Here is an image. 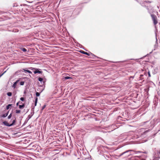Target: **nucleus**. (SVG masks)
<instances>
[{
    "label": "nucleus",
    "mask_w": 160,
    "mask_h": 160,
    "mask_svg": "<svg viewBox=\"0 0 160 160\" xmlns=\"http://www.w3.org/2000/svg\"><path fill=\"white\" fill-rule=\"evenodd\" d=\"M25 82L24 81H21L20 82V84L21 85H23L24 84Z\"/></svg>",
    "instance_id": "nucleus-25"
},
{
    "label": "nucleus",
    "mask_w": 160,
    "mask_h": 160,
    "mask_svg": "<svg viewBox=\"0 0 160 160\" xmlns=\"http://www.w3.org/2000/svg\"><path fill=\"white\" fill-rule=\"evenodd\" d=\"M21 101H23L24 100V98L23 97H21L20 98Z\"/></svg>",
    "instance_id": "nucleus-29"
},
{
    "label": "nucleus",
    "mask_w": 160,
    "mask_h": 160,
    "mask_svg": "<svg viewBox=\"0 0 160 160\" xmlns=\"http://www.w3.org/2000/svg\"><path fill=\"white\" fill-rule=\"evenodd\" d=\"M8 112H9V111H8L7 112L3 114L2 115V117H3V118H5V117H6L8 116Z\"/></svg>",
    "instance_id": "nucleus-19"
},
{
    "label": "nucleus",
    "mask_w": 160,
    "mask_h": 160,
    "mask_svg": "<svg viewBox=\"0 0 160 160\" xmlns=\"http://www.w3.org/2000/svg\"><path fill=\"white\" fill-rule=\"evenodd\" d=\"M18 133H15L14 134L16 135V134H17Z\"/></svg>",
    "instance_id": "nucleus-38"
},
{
    "label": "nucleus",
    "mask_w": 160,
    "mask_h": 160,
    "mask_svg": "<svg viewBox=\"0 0 160 160\" xmlns=\"http://www.w3.org/2000/svg\"><path fill=\"white\" fill-rule=\"evenodd\" d=\"M132 77V78H133V77Z\"/></svg>",
    "instance_id": "nucleus-43"
},
{
    "label": "nucleus",
    "mask_w": 160,
    "mask_h": 160,
    "mask_svg": "<svg viewBox=\"0 0 160 160\" xmlns=\"http://www.w3.org/2000/svg\"><path fill=\"white\" fill-rule=\"evenodd\" d=\"M19 103H18V102L16 103V105H17V106H18V105H19Z\"/></svg>",
    "instance_id": "nucleus-37"
},
{
    "label": "nucleus",
    "mask_w": 160,
    "mask_h": 160,
    "mask_svg": "<svg viewBox=\"0 0 160 160\" xmlns=\"http://www.w3.org/2000/svg\"><path fill=\"white\" fill-rule=\"evenodd\" d=\"M12 107V104H8L6 106V109L7 110L9 109L10 107Z\"/></svg>",
    "instance_id": "nucleus-15"
},
{
    "label": "nucleus",
    "mask_w": 160,
    "mask_h": 160,
    "mask_svg": "<svg viewBox=\"0 0 160 160\" xmlns=\"http://www.w3.org/2000/svg\"><path fill=\"white\" fill-rule=\"evenodd\" d=\"M38 80L39 81H40V82H41V83H42V82L43 83H44L45 82L43 81V79L42 78H41V77H39L38 78Z\"/></svg>",
    "instance_id": "nucleus-18"
},
{
    "label": "nucleus",
    "mask_w": 160,
    "mask_h": 160,
    "mask_svg": "<svg viewBox=\"0 0 160 160\" xmlns=\"http://www.w3.org/2000/svg\"><path fill=\"white\" fill-rule=\"evenodd\" d=\"M38 98L36 97L35 98V101H34V105H35V106H36V105H37V102H38Z\"/></svg>",
    "instance_id": "nucleus-20"
},
{
    "label": "nucleus",
    "mask_w": 160,
    "mask_h": 160,
    "mask_svg": "<svg viewBox=\"0 0 160 160\" xmlns=\"http://www.w3.org/2000/svg\"><path fill=\"white\" fill-rule=\"evenodd\" d=\"M17 6H18V4L17 3H14V4H13V7H17Z\"/></svg>",
    "instance_id": "nucleus-32"
},
{
    "label": "nucleus",
    "mask_w": 160,
    "mask_h": 160,
    "mask_svg": "<svg viewBox=\"0 0 160 160\" xmlns=\"http://www.w3.org/2000/svg\"><path fill=\"white\" fill-rule=\"evenodd\" d=\"M70 78H72L68 76H66L64 77V79L65 80L68 79Z\"/></svg>",
    "instance_id": "nucleus-24"
},
{
    "label": "nucleus",
    "mask_w": 160,
    "mask_h": 160,
    "mask_svg": "<svg viewBox=\"0 0 160 160\" xmlns=\"http://www.w3.org/2000/svg\"><path fill=\"white\" fill-rule=\"evenodd\" d=\"M145 71H147V72H146V74H147V73H148V77H151V75H150V72H149V71L148 70L147 71V70H146Z\"/></svg>",
    "instance_id": "nucleus-21"
},
{
    "label": "nucleus",
    "mask_w": 160,
    "mask_h": 160,
    "mask_svg": "<svg viewBox=\"0 0 160 160\" xmlns=\"http://www.w3.org/2000/svg\"><path fill=\"white\" fill-rule=\"evenodd\" d=\"M156 134H154L153 135V137H154L155 135Z\"/></svg>",
    "instance_id": "nucleus-39"
},
{
    "label": "nucleus",
    "mask_w": 160,
    "mask_h": 160,
    "mask_svg": "<svg viewBox=\"0 0 160 160\" xmlns=\"http://www.w3.org/2000/svg\"><path fill=\"white\" fill-rule=\"evenodd\" d=\"M23 72V71L22 70H20L17 71L15 73V75H18L20 74L19 73H21V72Z\"/></svg>",
    "instance_id": "nucleus-13"
},
{
    "label": "nucleus",
    "mask_w": 160,
    "mask_h": 160,
    "mask_svg": "<svg viewBox=\"0 0 160 160\" xmlns=\"http://www.w3.org/2000/svg\"><path fill=\"white\" fill-rule=\"evenodd\" d=\"M159 121V120L154 119L151 121H148L145 122V125L147 128H149L148 130H146L144 132L146 133L148 131H150L153 128L154 125L157 124V122Z\"/></svg>",
    "instance_id": "nucleus-1"
},
{
    "label": "nucleus",
    "mask_w": 160,
    "mask_h": 160,
    "mask_svg": "<svg viewBox=\"0 0 160 160\" xmlns=\"http://www.w3.org/2000/svg\"><path fill=\"white\" fill-rule=\"evenodd\" d=\"M151 16L152 17V20L153 21L154 24L155 25L158 23V22L157 20V17L155 15L153 14H152L151 15Z\"/></svg>",
    "instance_id": "nucleus-7"
},
{
    "label": "nucleus",
    "mask_w": 160,
    "mask_h": 160,
    "mask_svg": "<svg viewBox=\"0 0 160 160\" xmlns=\"http://www.w3.org/2000/svg\"><path fill=\"white\" fill-rule=\"evenodd\" d=\"M84 49L85 50V51H87V50L86 49Z\"/></svg>",
    "instance_id": "nucleus-41"
},
{
    "label": "nucleus",
    "mask_w": 160,
    "mask_h": 160,
    "mask_svg": "<svg viewBox=\"0 0 160 160\" xmlns=\"http://www.w3.org/2000/svg\"><path fill=\"white\" fill-rule=\"evenodd\" d=\"M6 72V71H5L2 74L0 75V78Z\"/></svg>",
    "instance_id": "nucleus-34"
},
{
    "label": "nucleus",
    "mask_w": 160,
    "mask_h": 160,
    "mask_svg": "<svg viewBox=\"0 0 160 160\" xmlns=\"http://www.w3.org/2000/svg\"><path fill=\"white\" fill-rule=\"evenodd\" d=\"M46 107V105H44L42 108V110L43 109H44Z\"/></svg>",
    "instance_id": "nucleus-31"
},
{
    "label": "nucleus",
    "mask_w": 160,
    "mask_h": 160,
    "mask_svg": "<svg viewBox=\"0 0 160 160\" xmlns=\"http://www.w3.org/2000/svg\"><path fill=\"white\" fill-rule=\"evenodd\" d=\"M142 72H143V73L142 74H141L140 76V80H142L144 79H145L147 78V75L146 74L147 71H142Z\"/></svg>",
    "instance_id": "nucleus-5"
},
{
    "label": "nucleus",
    "mask_w": 160,
    "mask_h": 160,
    "mask_svg": "<svg viewBox=\"0 0 160 160\" xmlns=\"http://www.w3.org/2000/svg\"><path fill=\"white\" fill-rule=\"evenodd\" d=\"M23 71H24V72L25 73L28 72L29 73L32 74V72L31 71H30L28 70H26L25 69H23Z\"/></svg>",
    "instance_id": "nucleus-17"
},
{
    "label": "nucleus",
    "mask_w": 160,
    "mask_h": 160,
    "mask_svg": "<svg viewBox=\"0 0 160 160\" xmlns=\"http://www.w3.org/2000/svg\"><path fill=\"white\" fill-rule=\"evenodd\" d=\"M18 102L19 103H19H20V104H22V102H21V101H19Z\"/></svg>",
    "instance_id": "nucleus-36"
},
{
    "label": "nucleus",
    "mask_w": 160,
    "mask_h": 160,
    "mask_svg": "<svg viewBox=\"0 0 160 160\" xmlns=\"http://www.w3.org/2000/svg\"><path fill=\"white\" fill-rule=\"evenodd\" d=\"M34 107H33V108H32V111H33V112H34Z\"/></svg>",
    "instance_id": "nucleus-35"
},
{
    "label": "nucleus",
    "mask_w": 160,
    "mask_h": 160,
    "mask_svg": "<svg viewBox=\"0 0 160 160\" xmlns=\"http://www.w3.org/2000/svg\"><path fill=\"white\" fill-rule=\"evenodd\" d=\"M21 111L19 110H16V113H19Z\"/></svg>",
    "instance_id": "nucleus-28"
},
{
    "label": "nucleus",
    "mask_w": 160,
    "mask_h": 160,
    "mask_svg": "<svg viewBox=\"0 0 160 160\" xmlns=\"http://www.w3.org/2000/svg\"><path fill=\"white\" fill-rule=\"evenodd\" d=\"M29 69L32 70L33 69H35V68L32 67H30L29 68Z\"/></svg>",
    "instance_id": "nucleus-33"
},
{
    "label": "nucleus",
    "mask_w": 160,
    "mask_h": 160,
    "mask_svg": "<svg viewBox=\"0 0 160 160\" xmlns=\"http://www.w3.org/2000/svg\"><path fill=\"white\" fill-rule=\"evenodd\" d=\"M104 147L100 145L97 148V149L98 150V151H102V148H103Z\"/></svg>",
    "instance_id": "nucleus-14"
},
{
    "label": "nucleus",
    "mask_w": 160,
    "mask_h": 160,
    "mask_svg": "<svg viewBox=\"0 0 160 160\" xmlns=\"http://www.w3.org/2000/svg\"><path fill=\"white\" fill-rule=\"evenodd\" d=\"M158 41H156L155 42V44L154 45V50H155L158 47Z\"/></svg>",
    "instance_id": "nucleus-16"
},
{
    "label": "nucleus",
    "mask_w": 160,
    "mask_h": 160,
    "mask_svg": "<svg viewBox=\"0 0 160 160\" xmlns=\"http://www.w3.org/2000/svg\"><path fill=\"white\" fill-rule=\"evenodd\" d=\"M115 62V63H117V62Z\"/></svg>",
    "instance_id": "nucleus-45"
},
{
    "label": "nucleus",
    "mask_w": 160,
    "mask_h": 160,
    "mask_svg": "<svg viewBox=\"0 0 160 160\" xmlns=\"http://www.w3.org/2000/svg\"><path fill=\"white\" fill-rule=\"evenodd\" d=\"M16 122V118H15L14 119L12 120V122L11 123L9 124L6 121H3L2 123L5 126L10 127L14 125Z\"/></svg>",
    "instance_id": "nucleus-4"
},
{
    "label": "nucleus",
    "mask_w": 160,
    "mask_h": 160,
    "mask_svg": "<svg viewBox=\"0 0 160 160\" xmlns=\"http://www.w3.org/2000/svg\"><path fill=\"white\" fill-rule=\"evenodd\" d=\"M139 138V137H136V138Z\"/></svg>",
    "instance_id": "nucleus-42"
},
{
    "label": "nucleus",
    "mask_w": 160,
    "mask_h": 160,
    "mask_svg": "<svg viewBox=\"0 0 160 160\" xmlns=\"http://www.w3.org/2000/svg\"><path fill=\"white\" fill-rule=\"evenodd\" d=\"M40 93L39 92H37L36 93V96H37V97L39 96H40Z\"/></svg>",
    "instance_id": "nucleus-27"
},
{
    "label": "nucleus",
    "mask_w": 160,
    "mask_h": 160,
    "mask_svg": "<svg viewBox=\"0 0 160 160\" xmlns=\"http://www.w3.org/2000/svg\"><path fill=\"white\" fill-rule=\"evenodd\" d=\"M25 104L24 103H22V105H19V109H22L24 108L25 106Z\"/></svg>",
    "instance_id": "nucleus-12"
},
{
    "label": "nucleus",
    "mask_w": 160,
    "mask_h": 160,
    "mask_svg": "<svg viewBox=\"0 0 160 160\" xmlns=\"http://www.w3.org/2000/svg\"><path fill=\"white\" fill-rule=\"evenodd\" d=\"M34 113V112H31V113L30 114H29L28 116V117L25 120V121L24 123H23V125H22V126H23L24 125H25V124H26L27 123V122H28V121L29 120V119H30L31 118V117H32V116L33 115Z\"/></svg>",
    "instance_id": "nucleus-6"
},
{
    "label": "nucleus",
    "mask_w": 160,
    "mask_h": 160,
    "mask_svg": "<svg viewBox=\"0 0 160 160\" xmlns=\"http://www.w3.org/2000/svg\"><path fill=\"white\" fill-rule=\"evenodd\" d=\"M104 156L107 160H110L111 158L108 155H104Z\"/></svg>",
    "instance_id": "nucleus-11"
},
{
    "label": "nucleus",
    "mask_w": 160,
    "mask_h": 160,
    "mask_svg": "<svg viewBox=\"0 0 160 160\" xmlns=\"http://www.w3.org/2000/svg\"><path fill=\"white\" fill-rule=\"evenodd\" d=\"M75 41V43H77V44H78V45H77V46L80 47V45H81L80 44H79V43H78V42H76V41Z\"/></svg>",
    "instance_id": "nucleus-30"
},
{
    "label": "nucleus",
    "mask_w": 160,
    "mask_h": 160,
    "mask_svg": "<svg viewBox=\"0 0 160 160\" xmlns=\"http://www.w3.org/2000/svg\"><path fill=\"white\" fill-rule=\"evenodd\" d=\"M131 152H134L135 151L133 150H128L121 153L119 156L121 157L122 155H125V157H127L131 155Z\"/></svg>",
    "instance_id": "nucleus-3"
},
{
    "label": "nucleus",
    "mask_w": 160,
    "mask_h": 160,
    "mask_svg": "<svg viewBox=\"0 0 160 160\" xmlns=\"http://www.w3.org/2000/svg\"><path fill=\"white\" fill-rule=\"evenodd\" d=\"M154 154L153 156L154 159L155 160H158L160 158V150L158 148H155L154 150Z\"/></svg>",
    "instance_id": "nucleus-2"
},
{
    "label": "nucleus",
    "mask_w": 160,
    "mask_h": 160,
    "mask_svg": "<svg viewBox=\"0 0 160 160\" xmlns=\"http://www.w3.org/2000/svg\"><path fill=\"white\" fill-rule=\"evenodd\" d=\"M7 95L8 96L10 97L12 95V93L11 92H8L7 93Z\"/></svg>",
    "instance_id": "nucleus-22"
},
{
    "label": "nucleus",
    "mask_w": 160,
    "mask_h": 160,
    "mask_svg": "<svg viewBox=\"0 0 160 160\" xmlns=\"http://www.w3.org/2000/svg\"><path fill=\"white\" fill-rule=\"evenodd\" d=\"M19 81H20L19 79L17 80L16 82H15L12 85V87L13 88H16V85H17V83L19 82Z\"/></svg>",
    "instance_id": "nucleus-10"
},
{
    "label": "nucleus",
    "mask_w": 160,
    "mask_h": 160,
    "mask_svg": "<svg viewBox=\"0 0 160 160\" xmlns=\"http://www.w3.org/2000/svg\"><path fill=\"white\" fill-rule=\"evenodd\" d=\"M32 44H30V46H32Z\"/></svg>",
    "instance_id": "nucleus-40"
},
{
    "label": "nucleus",
    "mask_w": 160,
    "mask_h": 160,
    "mask_svg": "<svg viewBox=\"0 0 160 160\" xmlns=\"http://www.w3.org/2000/svg\"><path fill=\"white\" fill-rule=\"evenodd\" d=\"M12 116V113H11L8 116V119H10L11 118V117Z\"/></svg>",
    "instance_id": "nucleus-26"
},
{
    "label": "nucleus",
    "mask_w": 160,
    "mask_h": 160,
    "mask_svg": "<svg viewBox=\"0 0 160 160\" xmlns=\"http://www.w3.org/2000/svg\"><path fill=\"white\" fill-rule=\"evenodd\" d=\"M79 52L82 54L87 55L88 56H90V54L94 55L91 52L90 53H88V52H85L83 50H81Z\"/></svg>",
    "instance_id": "nucleus-8"
},
{
    "label": "nucleus",
    "mask_w": 160,
    "mask_h": 160,
    "mask_svg": "<svg viewBox=\"0 0 160 160\" xmlns=\"http://www.w3.org/2000/svg\"><path fill=\"white\" fill-rule=\"evenodd\" d=\"M138 152H140V151H138Z\"/></svg>",
    "instance_id": "nucleus-44"
},
{
    "label": "nucleus",
    "mask_w": 160,
    "mask_h": 160,
    "mask_svg": "<svg viewBox=\"0 0 160 160\" xmlns=\"http://www.w3.org/2000/svg\"><path fill=\"white\" fill-rule=\"evenodd\" d=\"M35 70L34 71V74H36L37 73H38L39 74H41L42 73V71L39 69H38V68H35Z\"/></svg>",
    "instance_id": "nucleus-9"
},
{
    "label": "nucleus",
    "mask_w": 160,
    "mask_h": 160,
    "mask_svg": "<svg viewBox=\"0 0 160 160\" xmlns=\"http://www.w3.org/2000/svg\"><path fill=\"white\" fill-rule=\"evenodd\" d=\"M21 49L24 52H26L27 51V49L24 48H21Z\"/></svg>",
    "instance_id": "nucleus-23"
}]
</instances>
